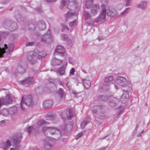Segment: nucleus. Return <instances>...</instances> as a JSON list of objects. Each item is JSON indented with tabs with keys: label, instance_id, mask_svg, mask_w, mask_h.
<instances>
[{
	"label": "nucleus",
	"instance_id": "obj_1",
	"mask_svg": "<svg viewBox=\"0 0 150 150\" xmlns=\"http://www.w3.org/2000/svg\"><path fill=\"white\" fill-rule=\"evenodd\" d=\"M46 55V54L45 53L42 52H39L37 54L35 51H33L27 53V57L31 63H33L37 58L40 59L45 57Z\"/></svg>",
	"mask_w": 150,
	"mask_h": 150
},
{
	"label": "nucleus",
	"instance_id": "obj_58",
	"mask_svg": "<svg viewBox=\"0 0 150 150\" xmlns=\"http://www.w3.org/2000/svg\"><path fill=\"white\" fill-rule=\"evenodd\" d=\"M94 21H93V20L89 22V24H90L93 25L94 24Z\"/></svg>",
	"mask_w": 150,
	"mask_h": 150
},
{
	"label": "nucleus",
	"instance_id": "obj_4",
	"mask_svg": "<svg viewBox=\"0 0 150 150\" xmlns=\"http://www.w3.org/2000/svg\"><path fill=\"white\" fill-rule=\"evenodd\" d=\"M42 130L43 132L48 130L52 134H57L59 136L61 134V132L59 129L55 127L44 126L42 127Z\"/></svg>",
	"mask_w": 150,
	"mask_h": 150
},
{
	"label": "nucleus",
	"instance_id": "obj_6",
	"mask_svg": "<svg viewBox=\"0 0 150 150\" xmlns=\"http://www.w3.org/2000/svg\"><path fill=\"white\" fill-rule=\"evenodd\" d=\"M55 144V140L50 137L47 138L44 140V147L46 149H50Z\"/></svg>",
	"mask_w": 150,
	"mask_h": 150
},
{
	"label": "nucleus",
	"instance_id": "obj_14",
	"mask_svg": "<svg viewBox=\"0 0 150 150\" xmlns=\"http://www.w3.org/2000/svg\"><path fill=\"white\" fill-rule=\"evenodd\" d=\"M33 81L32 78L29 77L27 79L20 81V83L23 85L28 86L32 84Z\"/></svg>",
	"mask_w": 150,
	"mask_h": 150
},
{
	"label": "nucleus",
	"instance_id": "obj_22",
	"mask_svg": "<svg viewBox=\"0 0 150 150\" xmlns=\"http://www.w3.org/2000/svg\"><path fill=\"white\" fill-rule=\"evenodd\" d=\"M55 117V115L54 113H49L46 115V119L47 120H52Z\"/></svg>",
	"mask_w": 150,
	"mask_h": 150
},
{
	"label": "nucleus",
	"instance_id": "obj_21",
	"mask_svg": "<svg viewBox=\"0 0 150 150\" xmlns=\"http://www.w3.org/2000/svg\"><path fill=\"white\" fill-rule=\"evenodd\" d=\"M75 17H76V16L69 12L65 15V18L67 21L69 20L72 19Z\"/></svg>",
	"mask_w": 150,
	"mask_h": 150
},
{
	"label": "nucleus",
	"instance_id": "obj_38",
	"mask_svg": "<svg viewBox=\"0 0 150 150\" xmlns=\"http://www.w3.org/2000/svg\"><path fill=\"white\" fill-rule=\"evenodd\" d=\"M98 98L100 99L101 100L105 101L107 99L108 97L107 96L101 95L99 96Z\"/></svg>",
	"mask_w": 150,
	"mask_h": 150
},
{
	"label": "nucleus",
	"instance_id": "obj_57",
	"mask_svg": "<svg viewBox=\"0 0 150 150\" xmlns=\"http://www.w3.org/2000/svg\"><path fill=\"white\" fill-rule=\"evenodd\" d=\"M72 93L73 94L74 96L76 97H77L76 93L74 91H73Z\"/></svg>",
	"mask_w": 150,
	"mask_h": 150
},
{
	"label": "nucleus",
	"instance_id": "obj_39",
	"mask_svg": "<svg viewBox=\"0 0 150 150\" xmlns=\"http://www.w3.org/2000/svg\"><path fill=\"white\" fill-rule=\"evenodd\" d=\"M34 129V127L30 126L27 129V131L29 134Z\"/></svg>",
	"mask_w": 150,
	"mask_h": 150
},
{
	"label": "nucleus",
	"instance_id": "obj_25",
	"mask_svg": "<svg viewBox=\"0 0 150 150\" xmlns=\"http://www.w3.org/2000/svg\"><path fill=\"white\" fill-rule=\"evenodd\" d=\"M93 112L96 114H97L98 112H100L101 110V107L98 105H96L93 108Z\"/></svg>",
	"mask_w": 150,
	"mask_h": 150
},
{
	"label": "nucleus",
	"instance_id": "obj_52",
	"mask_svg": "<svg viewBox=\"0 0 150 150\" xmlns=\"http://www.w3.org/2000/svg\"><path fill=\"white\" fill-rule=\"evenodd\" d=\"M103 87L105 89V90H107L109 88V85L107 84V85H104Z\"/></svg>",
	"mask_w": 150,
	"mask_h": 150
},
{
	"label": "nucleus",
	"instance_id": "obj_43",
	"mask_svg": "<svg viewBox=\"0 0 150 150\" xmlns=\"http://www.w3.org/2000/svg\"><path fill=\"white\" fill-rule=\"evenodd\" d=\"M75 72V70L73 68H72L69 71V75L71 76L73 75Z\"/></svg>",
	"mask_w": 150,
	"mask_h": 150
},
{
	"label": "nucleus",
	"instance_id": "obj_50",
	"mask_svg": "<svg viewBox=\"0 0 150 150\" xmlns=\"http://www.w3.org/2000/svg\"><path fill=\"white\" fill-rule=\"evenodd\" d=\"M102 20V19H101L100 18L99 16L96 18L95 21L96 22L98 23L100 21Z\"/></svg>",
	"mask_w": 150,
	"mask_h": 150
},
{
	"label": "nucleus",
	"instance_id": "obj_8",
	"mask_svg": "<svg viewBox=\"0 0 150 150\" xmlns=\"http://www.w3.org/2000/svg\"><path fill=\"white\" fill-rule=\"evenodd\" d=\"M52 40L51 35L49 31H48L47 34H45L41 39L42 42L47 44H49L50 42Z\"/></svg>",
	"mask_w": 150,
	"mask_h": 150
},
{
	"label": "nucleus",
	"instance_id": "obj_33",
	"mask_svg": "<svg viewBox=\"0 0 150 150\" xmlns=\"http://www.w3.org/2000/svg\"><path fill=\"white\" fill-rule=\"evenodd\" d=\"M17 69L18 71L20 73H24L25 71L24 69L20 66H18L17 67Z\"/></svg>",
	"mask_w": 150,
	"mask_h": 150
},
{
	"label": "nucleus",
	"instance_id": "obj_42",
	"mask_svg": "<svg viewBox=\"0 0 150 150\" xmlns=\"http://www.w3.org/2000/svg\"><path fill=\"white\" fill-rule=\"evenodd\" d=\"M61 37L62 39L63 40H65L67 39V36L65 34H62Z\"/></svg>",
	"mask_w": 150,
	"mask_h": 150
},
{
	"label": "nucleus",
	"instance_id": "obj_63",
	"mask_svg": "<svg viewBox=\"0 0 150 150\" xmlns=\"http://www.w3.org/2000/svg\"><path fill=\"white\" fill-rule=\"evenodd\" d=\"M107 147H102L100 148L99 149L100 150H103V149H105L107 148Z\"/></svg>",
	"mask_w": 150,
	"mask_h": 150
},
{
	"label": "nucleus",
	"instance_id": "obj_23",
	"mask_svg": "<svg viewBox=\"0 0 150 150\" xmlns=\"http://www.w3.org/2000/svg\"><path fill=\"white\" fill-rule=\"evenodd\" d=\"M66 113H67V118H71L74 116V114L72 111L71 109H68L66 110Z\"/></svg>",
	"mask_w": 150,
	"mask_h": 150
},
{
	"label": "nucleus",
	"instance_id": "obj_53",
	"mask_svg": "<svg viewBox=\"0 0 150 150\" xmlns=\"http://www.w3.org/2000/svg\"><path fill=\"white\" fill-rule=\"evenodd\" d=\"M66 86L68 88L69 90H70L71 88V86L70 84L69 83V82H68L66 84Z\"/></svg>",
	"mask_w": 150,
	"mask_h": 150
},
{
	"label": "nucleus",
	"instance_id": "obj_55",
	"mask_svg": "<svg viewBox=\"0 0 150 150\" xmlns=\"http://www.w3.org/2000/svg\"><path fill=\"white\" fill-rule=\"evenodd\" d=\"M88 123L90 121V118L89 117H87L86 118L85 120Z\"/></svg>",
	"mask_w": 150,
	"mask_h": 150
},
{
	"label": "nucleus",
	"instance_id": "obj_45",
	"mask_svg": "<svg viewBox=\"0 0 150 150\" xmlns=\"http://www.w3.org/2000/svg\"><path fill=\"white\" fill-rule=\"evenodd\" d=\"M129 10V8H127L121 14L122 15H125V14H126L128 13Z\"/></svg>",
	"mask_w": 150,
	"mask_h": 150
},
{
	"label": "nucleus",
	"instance_id": "obj_37",
	"mask_svg": "<svg viewBox=\"0 0 150 150\" xmlns=\"http://www.w3.org/2000/svg\"><path fill=\"white\" fill-rule=\"evenodd\" d=\"M84 16L85 17L86 19H87L90 18V15L89 13L86 11L85 12Z\"/></svg>",
	"mask_w": 150,
	"mask_h": 150
},
{
	"label": "nucleus",
	"instance_id": "obj_15",
	"mask_svg": "<svg viewBox=\"0 0 150 150\" xmlns=\"http://www.w3.org/2000/svg\"><path fill=\"white\" fill-rule=\"evenodd\" d=\"M5 24L9 26L8 28L10 31H13L17 28V25L16 23L13 22L11 25L9 22L7 21L5 22Z\"/></svg>",
	"mask_w": 150,
	"mask_h": 150
},
{
	"label": "nucleus",
	"instance_id": "obj_61",
	"mask_svg": "<svg viewBox=\"0 0 150 150\" xmlns=\"http://www.w3.org/2000/svg\"><path fill=\"white\" fill-rule=\"evenodd\" d=\"M64 28L65 29H67L68 30V29H69L67 26L66 25H64Z\"/></svg>",
	"mask_w": 150,
	"mask_h": 150
},
{
	"label": "nucleus",
	"instance_id": "obj_30",
	"mask_svg": "<svg viewBox=\"0 0 150 150\" xmlns=\"http://www.w3.org/2000/svg\"><path fill=\"white\" fill-rule=\"evenodd\" d=\"M58 93L59 97L61 98L64 97V92L62 89L61 88L59 89L58 91Z\"/></svg>",
	"mask_w": 150,
	"mask_h": 150
},
{
	"label": "nucleus",
	"instance_id": "obj_56",
	"mask_svg": "<svg viewBox=\"0 0 150 150\" xmlns=\"http://www.w3.org/2000/svg\"><path fill=\"white\" fill-rule=\"evenodd\" d=\"M35 11L38 13H40L42 11V10L40 8H39Z\"/></svg>",
	"mask_w": 150,
	"mask_h": 150
},
{
	"label": "nucleus",
	"instance_id": "obj_59",
	"mask_svg": "<svg viewBox=\"0 0 150 150\" xmlns=\"http://www.w3.org/2000/svg\"><path fill=\"white\" fill-rule=\"evenodd\" d=\"M143 132L144 130H143L140 133L138 134L137 136L139 137H140L141 136V134L143 133Z\"/></svg>",
	"mask_w": 150,
	"mask_h": 150
},
{
	"label": "nucleus",
	"instance_id": "obj_46",
	"mask_svg": "<svg viewBox=\"0 0 150 150\" xmlns=\"http://www.w3.org/2000/svg\"><path fill=\"white\" fill-rule=\"evenodd\" d=\"M83 135V133H79L78 135H77L76 137V140L78 139L80 137H81Z\"/></svg>",
	"mask_w": 150,
	"mask_h": 150
},
{
	"label": "nucleus",
	"instance_id": "obj_17",
	"mask_svg": "<svg viewBox=\"0 0 150 150\" xmlns=\"http://www.w3.org/2000/svg\"><path fill=\"white\" fill-rule=\"evenodd\" d=\"M65 52V49L62 47L58 46L56 47L55 50V53H57L63 56Z\"/></svg>",
	"mask_w": 150,
	"mask_h": 150
},
{
	"label": "nucleus",
	"instance_id": "obj_44",
	"mask_svg": "<svg viewBox=\"0 0 150 150\" xmlns=\"http://www.w3.org/2000/svg\"><path fill=\"white\" fill-rule=\"evenodd\" d=\"M125 4L126 6H127L130 5L131 4V0H126L125 1Z\"/></svg>",
	"mask_w": 150,
	"mask_h": 150
},
{
	"label": "nucleus",
	"instance_id": "obj_26",
	"mask_svg": "<svg viewBox=\"0 0 150 150\" xmlns=\"http://www.w3.org/2000/svg\"><path fill=\"white\" fill-rule=\"evenodd\" d=\"M93 4L92 0H86L85 1V6L87 8H90Z\"/></svg>",
	"mask_w": 150,
	"mask_h": 150
},
{
	"label": "nucleus",
	"instance_id": "obj_20",
	"mask_svg": "<svg viewBox=\"0 0 150 150\" xmlns=\"http://www.w3.org/2000/svg\"><path fill=\"white\" fill-rule=\"evenodd\" d=\"M147 2L145 1H142L141 4L137 6V7L138 8H140L142 9H145L147 7Z\"/></svg>",
	"mask_w": 150,
	"mask_h": 150
},
{
	"label": "nucleus",
	"instance_id": "obj_3",
	"mask_svg": "<svg viewBox=\"0 0 150 150\" xmlns=\"http://www.w3.org/2000/svg\"><path fill=\"white\" fill-rule=\"evenodd\" d=\"M19 134H16L12 137L10 138L9 139H7L6 141L2 144V147L4 150H7L11 146L15 143L17 138H18Z\"/></svg>",
	"mask_w": 150,
	"mask_h": 150
},
{
	"label": "nucleus",
	"instance_id": "obj_34",
	"mask_svg": "<svg viewBox=\"0 0 150 150\" xmlns=\"http://www.w3.org/2000/svg\"><path fill=\"white\" fill-rule=\"evenodd\" d=\"M77 24V22L76 19H75L73 21L70 22L69 23V26L70 27H72L73 26H75Z\"/></svg>",
	"mask_w": 150,
	"mask_h": 150
},
{
	"label": "nucleus",
	"instance_id": "obj_5",
	"mask_svg": "<svg viewBox=\"0 0 150 150\" xmlns=\"http://www.w3.org/2000/svg\"><path fill=\"white\" fill-rule=\"evenodd\" d=\"M116 83L119 85L123 87L127 86L130 83L129 80L121 76H119L117 77Z\"/></svg>",
	"mask_w": 150,
	"mask_h": 150
},
{
	"label": "nucleus",
	"instance_id": "obj_60",
	"mask_svg": "<svg viewBox=\"0 0 150 150\" xmlns=\"http://www.w3.org/2000/svg\"><path fill=\"white\" fill-rule=\"evenodd\" d=\"M139 125V124H137V125L136 126V129H135V130L134 131V132H135V131L136 132L137 131V128L138 127Z\"/></svg>",
	"mask_w": 150,
	"mask_h": 150
},
{
	"label": "nucleus",
	"instance_id": "obj_41",
	"mask_svg": "<svg viewBox=\"0 0 150 150\" xmlns=\"http://www.w3.org/2000/svg\"><path fill=\"white\" fill-rule=\"evenodd\" d=\"M66 3L65 1L64 0H62L60 1L61 6L60 8L62 9L63 6H65Z\"/></svg>",
	"mask_w": 150,
	"mask_h": 150
},
{
	"label": "nucleus",
	"instance_id": "obj_24",
	"mask_svg": "<svg viewBox=\"0 0 150 150\" xmlns=\"http://www.w3.org/2000/svg\"><path fill=\"white\" fill-rule=\"evenodd\" d=\"M4 47H3L2 48L0 47V57H2L3 56V54L6 52L5 50L7 49L8 47L7 45L6 44H4Z\"/></svg>",
	"mask_w": 150,
	"mask_h": 150
},
{
	"label": "nucleus",
	"instance_id": "obj_32",
	"mask_svg": "<svg viewBox=\"0 0 150 150\" xmlns=\"http://www.w3.org/2000/svg\"><path fill=\"white\" fill-rule=\"evenodd\" d=\"M1 113L3 115L7 116L8 115L9 112L8 110L6 109H4L2 110Z\"/></svg>",
	"mask_w": 150,
	"mask_h": 150
},
{
	"label": "nucleus",
	"instance_id": "obj_18",
	"mask_svg": "<svg viewBox=\"0 0 150 150\" xmlns=\"http://www.w3.org/2000/svg\"><path fill=\"white\" fill-rule=\"evenodd\" d=\"M99 6L98 5H95L91 9V13L93 15H96L100 11Z\"/></svg>",
	"mask_w": 150,
	"mask_h": 150
},
{
	"label": "nucleus",
	"instance_id": "obj_13",
	"mask_svg": "<svg viewBox=\"0 0 150 150\" xmlns=\"http://www.w3.org/2000/svg\"><path fill=\"white\" fill-rule=\"evenodd\" d=\"M67 65V62H65L64 63L63 65L58 70L57 73H58L60 76L64 75L65 70Z\"/></svg>",
	"mask_w": 150,
	"mask_h": 150
},
{
	"label": "nucleus",
	"instance_id": "obj_12",
	"mask_svg": "<svg viewBox=\"0 0 150 150\" xmlns=\"http://www.w3.org/2000/svg\"><path fill=\"white\" fill-rule=\"evenodd\" d=\"M107 15L110 17H113L117 16L118 14V13L115 9H110V8L107 9L106 10Z\"/></svg>",
	"mask_w": 150,
	"mask_h": 150
},
{
	"label": "nucleus",
	"instance_id": "obj_29",
	"mask_svg": "<svg viewBox=\"0 0 150 150\" xmlns=\"http://www.w3.org/2000/svg\"><path fill=\"white\" fill-rule=\"evenodd\" d=\"M48 123L43 120H41L38 121L37 122V125L38 126H40L43 125H46Z\"/></svg>",
	"mask_w": 150,
	"mask_h": 150
},
{
	"label": "nucleus",
	"instance_id": "obj_7",
	"mask_svg": "<svg viewBox=\"0 0 150 150\" xmlns=\"http://www.w3.org/2000/svg\"><path fill=\"white\" fill-rule=\"evenodd\" d=\"M22 138V134H19L18 137L15 141V143L12 144L14 147L11 148L10 150H18L20 148V146L19 144V143L21 141V139Z\"/></svg>",
	"mask_w": 150,
	"mask_h": 150
},
{
	"label": "nucleus",
	"instance_id": "obj_10",
	"mask_svg": "<svg viewBox=\"0 0 150 150\" xmlns=\"http://www.w3.org/2000/svg\"><path fill=\"white\" fill-rule=\"evenodd\" d=\"M129 97V95L128 92V90L124 91L120 98V101L123 103H126L128 100Z\"/></svg>",
	"mask_w": 150,
	"mask_h": 150
},
{
	"label": "nucleus",
	"instance_id": "obj_48",
	"mask_svg": "<svg viewBox=\"0 0 150 150\" xmlns=\"http://www.w3.org/2000/svg\"><path fill=\"white\" fill-rule=\"evenodd\" d=\"M5 121L4 120H2L0 121V126H2L5 125Z\"/></svg>",
	"mask_w": 150,
	"mask_h": 150
},
{
	"label": "nucleus",
	"instance_id": "obj_62",
	"mask_svg": "<svg viewBox=\"0 0 150 150\" xmlns=\"http://www.w3.org/2000/svg\"><path fill=\"white\" fill-rule=\"evenodd\" d=\"M100 0L101 1H102L104 2V3H107L108 1V0Z\"/></svg>",
	"mask_w": 150,
	"mask_h": 150
},
{
	"label": "nucleus",
	"instance_id": "obj_54",
	"mask_svg": "<svg viewBox=\"0 0 150 150\" xmlns=\"http://www.w3.org/2000/svg\"><path fill=\"white\" fill-rule=\"evenodd\" d=\"M47 2H53L56 1L57 0H45Z\"/></svg>",
	"mask_w": 150,
	"mask_h": 150
},
{
	"label": "nucleus",
	"instance_id": "obj_28",
	"mask_svg": "<svg viewBox=\"0 0 150 150\" xmlns=\"http://www.w3.org/2000/svg\"><path fill=\"white\" fill-rule=\"evenodd\" d=\"M38 25L39 28L41 30H43L45 28V24L43 21L39 23Z\"/></svg>",
	"mask_w": 150,
	"mask_h": 150
},
{
	"label": "nucleus",
	"instance_id": "obj_47",
	"mask_svg": "<svg viewBox=\"0 0 150 150\" xmlns=\"http://www.w3.org/2000/svg\"><path fill=\"white\" fill-rule=\"evenodd\" d=\"M34 44V43L33 42H28L26 44V46H33Z\"/></svg>",
	"mask_w": 150,
	"mask_h": 150
},
{
	"label": "nucleus",
	"instance_id": "obj_27",
	"mask_svg": "<svg viewBox=\"0 0 150 150\" xmlns=\"http://www.w3.org/2000/svg\"><path fill=\"white\" fill-rule=\"evenodd\" d=\"M52 62L54 65H58L62 63V61L54 58L52 60Z\"/></svg>",
	"mask_w": 150,
	"mask_h": 150
},
{
	"label": "nucleus",
	"instance_id": "obj_51",
	"mask_svg": "<svg viewBox=\"0 0 150 150\" xmlns=\"http://www.w3.org/2000/svg\"><path fill=\"white\" fill-rule=\"evenodd\" d=\"M1 33L2 35H3L4 36L8 34V32H2V33Z\"/></svg>",
	"mask_w": 150,
	"mask_h": 150
},
{
	"label": "nucleus",
	"instance_id": "obj_40",
	"mask_svg": "<svg viewBox=\"0 0 150 150\" xmlns=\"http://www.w3.org/2000/svg\"><path fill=\"white\" fill-rule=\"evenodd\" d=\"M87 123V122L86 121H84L81 124V127L82 129L84 128V127L86 125Z\"/></svg>",
	"mask_w": 150,
	"mask_h": 150
},
{
	"label": "nucleus",
	"instance_id": "obj_9",
	"mask_svg": "<svg viewBox=\"0 0 150 150\" xmlns=\"http://www.w3.org/2000/svg\"><path fill=\"white\" fill-rule=\"evenodd\" d=\"M0 99L1 100L2 103L3 105H6L12 103L13 100L12 98L9 95H7L4 98H2Z\"/></svg>",
	"mask_w": 150,
	"mask_h": 150
},
{
	"label": "nucleus",
	"instance_id": "obj_64",
	"mask_svg": "<svg viewBox=\"0 0 150 150\" xmlns=\"http://www.w3.org/2000/svg\"><path fill=\"white\" fill-rule=\"evenodd\" d=\"M114 87H115V88H116V89H117L118 88V86L116 84H114Z\"/></svg>",
	"mask_w": 150,
	"mask_h": 150
},
{
	"label": "nucleus",
	"instance_id": "obj_49",
	"mask_svg": "<svg viewBox=\"0 0 150 150\" xmlns=\"http://www.w3.org/2000/svg\"><path fill=\"white\" fill-rule=\"evenodd\" d=\"M123 7V5L122 4H120L118 5L117 6V8L118 10H120Z\"/></svg>",
	"mask_w": 150,
	"mask_h": 150
},
{
	"label": "nucleus",
	"instance_id": "obj_31",
	"mask_svg": "<svg viewBox=\"0 0 150 150\" xmlns=\"http://www.w3.org/2000/svg\"><path fill=\"white\" fill-rule=\"evenodd\" d=\"M113 79V77L112 76H109L105 78L104 79V81L105 82H108L112 81Z\"/></svg>",
	"mask_w": 150,
	"mask_h": 150
},
{
	"label": "nucleus",
	"instance_id": "obj_19",
	"mask_svg": "<svg viewBox=\"0 0 150 150\" xmlns=\"http://www.w3.org/2000/svg\"><path fill=\"white\" fill-rule=\"evenodd\" d=\"M101 7L102 9V11L99 17L101 19H103L105 17L106 14V7L104 4L102 5Z\"/></svg>",
	"mask_w": 150,
	"mask_h": 150
},
{
	"label": "nucleus",
	"instance_id": "obj_35",
	"mask_svg": "<svg viewBox=\"0 0 150 150\" xmlns=\"http://www.w3.org/2000/svg\"><path fill=\"white\" fill-rule=\"evenodd\" d=\"M67 113H66V111L63 112L61 114V116L62 117L63 119H65L67 118Z\"/></svg>",
	"mask_w": 150,
	"mask_h": 150
},
{
	"label": "nucleus",
	"instance_id": "obj_16",
	"mask_svg": "<svg viewBox=\"0 0 150 150\" xmlns=\"http://www.w3.org/2000/svg\"><path fill=\"white\" fill-rule=\"evenodd\" d=\"M53 102L52 100H48L45 101L43 103L44 108L47 109L51 108L53 105Z\"/></svg>",
	"mask_w": 150,
	"mask_h": 150
},
{
	"label": "nucleus",
	"instance_id": "obj_11",
	"mask_svg": "<svg viewBox=\"0 0 150 150\" xmlns=\"http://www.w3.org/2000/svg\"><path fill=\"white\" fill-rule=\"evenodd\" d=\"M82 81L84 88L86 89L89 88L91 86V81L89 77H86L85 79H82Z\"/></svg>",
	"mask_w": 150,
	"mask_h": 150
},
{
	"label": "nucleus",
	"instance_id": "obj_36",
	"mask_svg": "<svg viewBox=\"0 0 150 150\" xmlns=\"http://www.w3.org/2000/svg\"><path fill=\"white\" fill-rule=\"evenodd\" d=\"M13 44L12 43L9 44L8 45V50L9 52H11L13 50Z\"/></svg>",
	"mask_w": 150,
	"mask_h": 150
},
{
	"label": "nucleus",
	"instance_id": "obj_2",
	"mask_svg": "<svg viewBox=\"0 0 150 150\" xmlns=\"http://www.w3.org/2000/svg\"><path fill=\"white\" fill-rule=\"evenodd\" d=\"M32 97L31 95L22 96L21 106L22 109L24 110L26 105L30 106L33 104Z\"/></svg>",
	"mask_w": 150,
	"mask_h": 150
}]
</instances>
